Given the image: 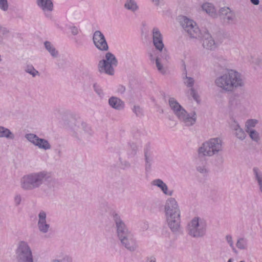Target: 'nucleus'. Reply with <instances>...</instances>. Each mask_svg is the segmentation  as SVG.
Instances as JSON below:
<instances>
[{
    "mask_svg": "<svg viewBox=\"0 0 262 262\" xmlns=\"http://www.w3.org/2000/svg\"><path fill=\"white\" fill-rule=\"evenodd\" d=\"M43 45L46 50L53 58L59 57V52L54 44L50 41H46Z\"/></svg>",
    "mask_w": 262,
    "mask_h": 262,
    "instance_id": "aec40b11",
    "label": "nucleus"
},
{
    "mask_svg": "<svg viewBox=\"0 0 262 262\" xmlns=\"http://www.w3.org/2000/svg\"><path fill=\"white\" fill-rule=\"evenodd\" d=\"M52 262H61V261L59 259H55L53 260Z\"/></svg>",
    "mask_w": 262,
    "mask_h": 262,
    "instance_id": "603ef678",
    "label": "nucleus"
},
{
    "mask_svg": "<svg viewBox=\"0 0 262 262\" xmlns=\"http://www.w3.org/2000/svg\"><path fill=\"white\" fill-rule=\"evenodd\" d=\"M151 35L152 43L157 52L155 55L150 54V59L151 61L155 62L159 72L164 74L166 72V68L164 66L163 61H167L169 59V55L163 42V36L160 30L156 27L152 29Z\"/></svg>",
    "mask_w": 262,
    "mask_h": 262,
    "instance_id": "f03ea898",
    "label": "nucleus"
},
{
    "mask_svg": "<svg viewBox=\"0 0 262 262\" xmlns=\"http://www.w3.org/2000/svg\"><path fill=\"white\" fill-rule=\"evenodd\" d=\"M150 1L156 6H160L162 2L161 0H150Z\"/></svg>",
    "mask_w": 262,
    "mask_h": 262,
    "instance_id": "c03bdc74",
    "label": "nucleus"
},
{
    "mask_svg": "<svg viewBox=\"0 0 262 262\" xmlns=\"http://www.w3.org/2000/svg\"><path fill=\"white\" fill-rule=\"evenodd\" d=\"M0 138H5L9 140H14L15 135L9 129L0 126Z\"/></svg>",
    "mask_w": 262,
    "mask_h": 262,
    "instance_id": "393cba45",
    "label": "nucleus"
},
{
    "mask_svg": "<svg viewBox=\"0 0 262 262\" xmlns=\"http://www.w3.org/2000/svg\"><path fill=\"white\" fill-rule=\"evenodd\" d=\"M9 4L8 0H0V9L4 12L8 11Z\"/></svg>",
    "mask_w": 262,
    "mask_h": 262,
    "instance_id": "f704fd0d",
    "label": "nucleus"
},
{
    "mask_svg": "<svg viewBox=\"0 0 262 262\" xmlns=\"http://www.w3.org/2000/svg\"><path fill=\"white\" fill-rule=\"evenodd\" d=\"M117 234L121 246L130 252L135 251L138 247L134 234L128 229L120 216L117 213L113 215Z\"/></svg>",
    "mask_w": 262,
    "mask_h": 262,
    "instance_id": "423d86ee",
    "label": "nucleus"
},
{
    "mask_svg": "<svg viewBox=\"0 0 262 262\" xmlns=\"http://www.w3.org/2000/svg\"><path fill=\"white\" fill-rule=\"evenodd\" d=\"M188 235L194 238H201L204 237L207 232L206 221L200 216H194L187 225Z\"/></svg>",
    "mask_w": 262,
    "mask_h": 262,
    "instance_id": "6e6552de",
    "label": "nucleus"
},
{
    "mask_svg": "<svg viewBox=\"0 0 262 262\" xmlns=\"http://www.w3.org/2000/svg\"><path fill=\"white\" fill-rule=\"evenodd\" d=\"M201 10L206 13L209 16L215 18L219 15L217 13L216 8L215 5L210 2H206L201 5Z\"/></svg>",
    "mask_w": 262,
    "mask_h": 262,
    "instance_id": "dca6fc26",
    "label": "nucleus"
},
{
    "mask_svg": "<svg viewBox=\"0 0 262 262\" xmlns=\"http://www.w3.org/2000/svg\"><path fill=\"white\" fill-rule=\"evenodd\" d=\"M45 181L50 189L54 188L56 180L46 171L32 172L23 176L19 180L20 188L24 191H30L39 188Z\"/></svg>",
    "mask_w": 262,
    "mask_h": 262,
    "instance_id": "20e7f679",
    "label": "nucleus"
},
{
    "mask_svg": "<svg viewBox=\"0 0 262 262\" xmlns=\"http://www.w3.org/2000/svg\"><path fill=\"white\" fill-rule=\"evenodd\" d=\"M253 171L257 181L260 191L262 193V173L257 168H254Z\"/></svg>",
    "mask_w": 262,
    "mask_h": 262,
    "instance_id": "cd10ccee",
    "label": "nucleus"
},
{
    "mask_svg": "<svg viewBox=\"0 0 262 262\" xmlns=\"http://www.w3.org/2000/svg\"><path fill=\"white\" fill-rule=\"evenodd\" d=\"M37 227L42 234H48L51 229L50 224L47 220V213L43 210H40L38 213Z\"/></svg>",
    "mask_w": 262,
    "mask_h": 262,
    "instance_id": "ddd939ff",
    "label": "nucleus"
},
{
    "mask_svg": "<svg viewBox=\"0 0 262 262\" xmlns=\"http://www.w3.org/2000/svg\"><path fill=\"white\" fill-rule=\"evenodd\" d=\"M37 3L45 13L50 12L53 9V4L51 0H37Z\"/></svg>",
    "mask_w": 262,
    "mask_h": 262,
    "instance_id": "412c9836",
    "label": "nucleus"
},
{
    "mask_svg": "<svg viewBox=\"0 0 262 262\" xmlns=\"http://www.w3.org/2000/svg\"><path fill=\"white\" fill-rule=\"evenodd\" d=\"M207 158H205L204 159H202L198 157L196 169L199 172L205 174L208 172V169L207 167Z\"/></svg>",
    "mask_w": 262,
    "mask_h": 262,
    "instance_id": "5701e85b",
    "label": "nucleus"
},
{
    "mask_svg": "<svg viewBox=\"0 0 262 262\" xmlns=\"http://www.w3.org/2000/svg\"><path fill=\"white\" fill-rule=\"evenodd\" d=\"M224 150L223 141L221 138L215 137L206 141L197 150L198 157L202 159L215 156L214 164L216 166L222 165L224 159L222 155Z\"/></svg>",
    "mask_w": 262,
    "mask_h": 262,
    "instance_id": "39448f33",
    "label": "nucleus"
},
{
    "mask_svg": "<svg viewBox=\"0 0 262 262\" xmlns=\"http://www.w3.org/2000/svg\"><path fill=\"white\" fill-rule=\"evenodd\" d=\"M151 184L159 188L163 194L166 195L171 196L173 194V191L169 190L167 184L160 179L152 181Z\"/></svg>",
    "mask_w": 262,
    "mask_h": 262,
    "instance_id": "a211bd4d",
    "label": "nucleus"
},
{
    "mask_svg": "<svg viewBox=\"0 0 262 262\" xmlns=\"http://www.w3.org/2000/svg\"><path fill=\"white\" fill-rule=\"evenodd\" d=\"M239 262H245V261H239Z\"/></svg>",
    "mask_w": 262,
    "mask_h": 262,
    "instance_id": "13d9d810",
    "label": "nucleus"
},
{
    "mask_svg": "<svg viewBox=\"0 0 262 262\" xmlns=\"http://www.w3.org/2000/svg\"><path fill=\"white\" fill-rule=\"evenodd\" d=\"M63 262H72V259L69 256H65L62 259Z\"/></svg>",
    "mask_w": 262,
    "mask_h": 262,
    "instance_id": "a18cd8bd",
    "label": "nucleus"
},
{
    "mask_svg": "<svg viewBox=\"0 0 262 262\" xmlns=\"http://www.w3.org/2000/svg\"><path fill=\"white\" fill-rule=\"evenodd\" d=\"M245 240L244 238H241L238 239L236 243V246L238 248L244 249L245 248Z\"/></svg>",
    "mask_w": 262,
    "mask_h": 262,
    "instance_id": "e433bc0d",
    "label": "nucleus"
},
{
    "mask_svg": "<svg viewBox=\"0 0 262 262\" xmlns=\"http://www.w3.org/2000/svg\"><path fill=\"white\" fill-rule=\"evenodd\" d=\"M184 70H185V71H186V66H185V65H184Z\"/></svg>",
    "mask_w": 262,
    "mask_h": 262,
    "instance_id": "5fc2aeb1",
    "label": "nucleus"
},
{
    "mask_svg": "<svg viewBox=\"0 0 262 262\" xmlns=\"http://www.w3.org/2000/svg\"><path fill=\"white\" fill-rule=\"evenodd\" d=\"M151 163L145 162V170L148 171L150 169Z\"/></svg>",
    "mask_w": 262,
    "mask_h": 262,
    "instance_id": "de8ad7c7",
    "label": "nucleus"
},
{
    "mask_svg": "<svg viewBox=\"0 0 262 262\" xmlns=\"http://www.w3.org/2000/svg\"><path fill=\"white\" fill-rule=\"evenodd\" d=\"M228 262H233V260H232V259L230 258V259L228 260Z\"/></svg>",
    "mask_w": 262,
    "mask_h": 262,
    "instance_id": "864d4df0",
    "label": "nucleus"
},
{
    "mask_svg": "<svg viewBox=\"0 0 262 262\" xmlns=\"http://www.w3.org/2000/svg\"><path fill=\"white\" fill-rule=\"evenodd\" d=\"M184 83L187 86L190 88H193L194 83V80L193 78L187 76L186 75L184 78Z\"/></svg>",
    "mask_w": 262,
    "mask_h": 262,
    "instance_id": "473e14b6",
    "label": "nucleus"
},
{
    "mask_svg": "<svg viewBox=\"0 0 262 262\" xmlns=\"http://www.w3.org/2000/svg\"><path fill=\"white\" fill-rule=\"evenodd\" d=\"M249 61L251 63L257 66H260L262 65V59L255 55H250L249 57Z\"/></svg>",
    "mask_w": 262,
    "mask_h": 262,
    "instance_id": "c85d7f7f",
    "label": "nucleus"
},
{
    "mask_svg": "<svg viewBox=\"0 0 262 262\" xmlns=\"http://www.w3.org/2000/svg\"><path fill=\"white\" fill-rule=\"evenodd\" d=\"M80 137L82 138H89L93 135L91 127L86 123L82 122L79 130Z\"/></svg>",
    "mask_w": 262,
    "mask_h": 262,
    "instance_id": "4be33fe9",
    "label": "nucleus"
},
{
    "mask_svg": "<svg viewBox=\"0 0 262 262\" xmlns=\"http://www.w3.org/2000/svg\"><path fill=\"white\" fill-rule=\"evenodd\" d=\"M168 103L174 114L185 126H192L195 123L196 115L194 112L187 113L174 98H170Z\"/></svg>",
    "mask_w": 262,
    "mask_h": 262,
    "instance_id": "0eeeda50",
    "label": "nucleus"
},
{
    "mask_svg": "<svg viewBox=\"0 0 262 262\" xmlns=\"http://www.w3.org/2000/svg\"><path fill=\"white\" fill-rule=\"evenodd\" d=\"M71 32L73 35H76L77 34H78L79 31L77 28H76L75 27H73L71 28Z\"/></svg>",
    "mask_w": 262,
    "mask_h": 262,
    "instance_id": "37998d69",
    "label": "nucleus"
},
{
    "mask_svg": "<svg viewBox=\"0 0 262 262\" xmlns=\"http://www.w3.org/2000/svg\"><path fill=\"white\" fill-rule=\"evenodd\" d=\"M164 212L165 222L171 233L179 234L182 232L181 213L179 205L173 198H169L166 201Z\"/></svg>",
    "mask_w": 262,
    "mask_h": 262,
    "instance_id": "7ed1b4c3",
    "label": "nucleus"
},
{
    "mask_svg": "<svg viewBox=\"0 0 262 262\" xmlns=\"http://www.w3.org/2000/svg\"><path fill=\"white\" fill-rule=\"evenodd\" d=\"M2 30L3 32V34H7L9 33V31L6 28H2V27L0 26V31Z\"/></svg>",
    "mask_w": 262,
    "mask_h": 262,
    "instance_id": "8fccbe9b",
    "label": "nucleus"
},
{
    "mask_svg": "<svg viewBox=\"0 0 262 262\" xmlns=\"http://www.w3.org/2000/svg\"><path fill=\"white\" fill-rule=\"evenodd\" d=\"M25 71L33 77L39 75V72L32 66L28 65L26 67Z\"/></svg>",
    "mask_w": 262,
    "mask_h": 262,
    "instance_id": "7c9ffc66",
    "label": "nucleus"
},
{
    "mask_svg": "<svg viewBox=\"0 0 262 262\" xmlns=\"http://www.w3.org/2000/svg\"><path fill=\"white\" fill-rule=\"evenodd\" d=\"M226 239L228 244L230 245L231 247H233V242L232 241V236L230 235H228L226 236Z\"/></svg>",
    "mask_w": 262,
    "mask_h": 262,
    "instance_id": "a19ab883",
    "label": "nucleus"
},
{
    "mask_svg": "<svg viewBox=\"0 0 262 262\" xmlns=\"http://www.w3.org/2000/svg\"><path fill=\"white\" fill-rule=\"evenodd\" d=\"M145 162L151 163L152 162V158L147 152L145 153Z\"/></svg>",
    "mask_w": 262,
    "mask_h": 262,
    "instance_id": "79ce46f5",
    "label": "nucleus"
},
{
    "mask_svg": "<svg viewBox=\"0 0 262 262\" xmlns=\"http://www.w3.org/2000/svg\"><path fill=\"white\" fill-rule=\"evenodd\" d=\"M130 148L132 149V154L134 155H136L138 150V146L134 143L130 144Z\"/></svg>",
    "mask_w": 262,
    "mask_h": 262,
    "instance_id": "ea45409f",
    "label": "nucleus"
},
{
    "mask_svg": "<svg viewBox=\"0 0 262 262\" xmlns=\"http://www.w3.org/2000/svg\"><path fill=\"white\" fill-rule=\"evenodd\" d=\"M259 121L256 119L247 120V132L249 130L254 129V128L258 124Z\"/></svg>",
    "mask_w": 262,
    "mask_h": 262,
    "instance_id": "c756f323",
    "label": "nucleus"
},
{
    "mask_svg": "<svg viewBox=\"0 0 262 262\" xmlns=\"http://www.w3.org/2000/svg\"><path fill=\"white\" fill-rule=\"evenodd\" d=\"M63 125L64 126L66 127V128H72V125H71L69 123V122L68 121H65L64 123H63Z\"/></svg>",
    "mask_w": 262,
    "mask_h": 262,
    "instance_id": "09e8293b",
    "label": "nucleus"
},
{
    "mask_svg": "<svg viewBox=\"0 0 262 262\" xmlns=\"http://www.w3.org/2000/svg\"><path fill=\"white\" fill-rule=\"evenodd\" d=\"M190 95L193 97L194 100L196 102L199 101V96L197 91L193 88H191L189 90Z\"/></svg>",
    "mask_w": 262,
    "mask_h": 262,
    "instance_id": "c9c22d12",
    "label": "nucleus"
},
{
    "mask_svg": "<svg viewBox=\"0 0 262 262\" xmlns=\"http://www.w3.org/2000/svg\"><path fill=\"white\" fill-rule=\"evenodd\" d=\"M21 196L20 194H16L14 197V202L16 206H19L21 202Z\"/></svg>",
    "mask_w": 262,
    "mask_h": 262,
    "instance_id": "4c0bfd02",
    "label": "nucleus"
},
{
    "mask_svg": "<svg viewBox=\"0 0 262 262\" xmlns=\"http://www.w3.org/2000/svg\"><path fill=\"white\" fill-rule=\"evenodd\" d=\"M93 40L95 47L100 51H106L108 50V46L105 37L100 31L94 32Z\"/></svg>",
    "mask_w": 262,
    "mask_h": 262,
    "instance_id": "2eb2a0df",
    "label": "nucleus"
},
{
    "mask_svg": "<svg viewBox=\"0 0 262 262\" xmlns=\"http://www.w3.org/2000/svg\"><path fill=\"white\" fill-rule=\"evenodd\" d=\"M15 255L17 262H34L31 248L25 241H20L17 243Z\"/></svg>",
    "mask_w": 262,
    "mask_h": 262,
    "instance_id": "9d476101",
    "label": "nucleus"
},
{
    "mask_svg": "<svg viewBox=\"0 0 262 262\" xmlns=\"http://www.w3.org/2000/svg\"><path fill=\"white\" fill-rule=\"evenodd\" d=\"M191 61V62H192V63H194V61L191 60V61Z\"/></svg>",
    "mask_w": 262,
    "mask_h": 262,
    "instance_id": "6e6d98bb",
    "label": "nucleus"
},
{
    "mask_svg": "<svg viewBox=\"0 0 262 262\" xmlns=\"http://www.w3.org/2000/svg\"><path fill=\"white\" fill-rule=\"evenodd\" d=\"M118 65V60L111 52L106 53L98 63V70L101 74L114 75L115 68Z\"/></svg>",
    "mask_w": 262,
    "mask_h": 262,
    "instance_id": "1a4fd4ad",
    "label": "nucleus"
},
{
    "mask_svg": "<svg viewBox=\"0 0 262 262\" xmlns=\"http://www.w3.org/2000/svg\"><path fill=\"white\" fill-rule=\"evenodd\" d=\"M215 85L221 91L231 93L243 88L245 85L243 75L234 70H228L216 78Z\"/></svg>",
    "mask_w": 262,
    "mask_h": 262,
    "instance_id": "f257e3e1",
    "label": "nucleus"
},
{
    "mask_svg": "<svg viewBox=\"0 0 262 262\" xmlns=\"http://www.w3.org/2000/svg\"><path fill=\"white\" fill-rule=\"evenodd\" d=\"M119 164L121 167L123 169L128 168L130 167V163L129 161L121 158H119Z\"/></svg>",
    "mask_w": 262,
    "mask_h": 262,
    "instance_id": "72a5a7b5",
    "label": "nucleus"
},
{
    "mask_svg": "<svg viewBox=\"0 0 262 262\" xmlns=\"http://www.w3.org/2000/svg\"><path fill=\"white\" fill-rule=\"evenodd\" d=\"M203 37V46L204 48L210 50H213L217 48V43L209 33H205Z\"/></svg>",
    "mask_w": 262,
    "mask_h": 262,
    "instance_id": "6ab92c4d",
    "label": "nucleus"
},
{
    "mask_svg": "<svg viewBox=\"0 0 262 262\" xmlns=\"http://www.w3.org/2000/svg\"><path fill=\"white\" fill-rule=\"evenodd\" d=\"M233 129L234 130V135L237 139L241 141H243L246 137V134L244 130L238 124L234 123L232 125Z\"/></svg>",
    "mask_w": 262,
    "mask_h": 262,
    "instance_id": "b1692460",
    "label": "nucleus"
},
{
    "mask_svg": "<svg viewBox=\"0 0 262 262\" xmlns=\"http://www.w3.org/2000/svg\"><path fill=\"white\" fill-rule=\"evenodd\" d=\"M109 106L115 110L120 111L125 107V103L120 98L112 96L108 100Z\"/></svg>",
    "mask_w": 262,
    "mask_h": 262,
    "instance_id": "f3484780",
    "label": "nucleus"
},
{
    "mask_svg": "<svg viewBox=\"0 0 262 262\" xmlns=\"http://www.w3.org/2000/svg\"><path fill=\"white\" fill-rule=\"evenodd\" d=\"M227 25L235 24L237 20L235 13L228 7H223L219 10V15Z\"/></svg>",
    "mask_w": 262,
    "mask_h": 262,
    "instance_id": "4468645a",
    "label": "nucleus"
},
{
    "mask_svg": "<svg viewBox=\"0 0 262 262\" xmlns=\"http://www.w3.org/2000/svg\"><path fill=\"white\" fill-rule=\"evenodd\" d=\"M124 8L132 12H135L139 9V6L135 0H125Z\"/></svg>",
    "mask_w": 262,
    "mask_h": 262,
    "instance_id": "bb28decb",
    "label": "nucleus"
},
{
    "mask_svg": "<svg viewBox=\"0 0 262 262\" xmlns=\"http://www.w3.org/2000/svg\"><path fill=\"white\" fill-rule=\"evenodd\" d=\"M251 2L255 5H258L259 3V0H250Z\"/></svg>",
    "mask_w": 262,
    "mask_h": 262,
    "instance_id": "3c124183",
    "label": "nucleus"
},
{
    "mask_svg": "<svg viewBox=\"0 0 262 262\" xmlns=\"http://www.w3.org/2000/svg\"><path fill=\"white\" fill-rule=\"evenodd\" d=\"M25 137L30 143L40 149L49 150L51 149V145L47 140L40 138L34 134H26Z\"/></svg>",
    "mask_w": 262,
    "mask_h": 262,
    "instance_id": "f8f14e48",
    "label": "nucleus"
},
{
    "mask_svg": "<svg viewBox=\"0 0 262 262\" xmlns=\"http://www.w3.org/2000/svg\"><path fill=\"white\" fill-rule=\"evenodd\" d=\"M252 145H253L252 144H249V147H250V146H252Z\"/></svg>",
    "mask_w": 262,
    "mask_h": 262,
    "instance_id": "4d7b16f0",
    "label": "nucleus"
},
{
    "mask_svg": "<svg viewBox=\"0 0 262 262\" xmlns=\"http://www.w3.org/2000/svg\"><path fill=\"white\" fill-rule=\"evenodd\" d=\"M247 134L253 142L256 144L259 143L261 140V137L258 131L256 130L255 129L249 130L247 132Z\"/></svg>",
    "mask_w": 262,
    "mask_h": 262,
    "instance_id": "a878e982",
    "label": "nucleus"
},
{
    "mask_svg": "<svg viewBox=\"0 0 262 262\" xmlns=\"http://www.w3.org/2000/svg\"><path fill=\"white\" fill-rule=\"evenodd\" d=\"M133 111L136 114V115L138 116H141L142 115V109L139 106H134L133 108Z\"/></svg>",
    "mask_w": 262,
    "mask_h": 262,
    "instance_id": "58836bf2",
    "label": "nucleus"
},
{
    "mask_svg": "<svg viewBox=\"0 0 262 262\" xmlns=\"http://www.w3.org/2000/svg\"><path fill=\"white\" fill-rule=\"evenodd\" d=\"M180 23L190 38L198 39L201 37V31L197 24L193 20L186 16H182L180 18Z\"/></svg>",
    "mask_w": 262,
    "mask_h": 262,
    "instance_id": "9b49d317",
    "label": "nucleus"
},
{
    "mask_svg": "<svg viewBox=\"0 0 262 262\" xmlns=\"http://www.w3.org/2000/svg\"><path fill=\"white\" fill-rule=\"evenodd\" d=\"M146 262H156V258L154 256L147 257Z\"/></svg>",
    "mask_w": 262,
    "mask_h": 262,
    "instance_id": "49530a36",
    "label": "nucleus"
},
{
    "mask_svg": "<svg viewBox=\"0 0 262 262\" xmlns=\"http://www.w3.org/2000/svg\"><path fill=\"white\" fill-rule=\"evenodd\" d=\"M93 88L94 91L100 98H102L104 97V94L101 88L96 84H94Z\"/></svg>",
    "mask_w": 262,
    "mask_h": 262,
    "instance_id": "2f4dec72",
    "label": "nucleus"
}]
</instances>
